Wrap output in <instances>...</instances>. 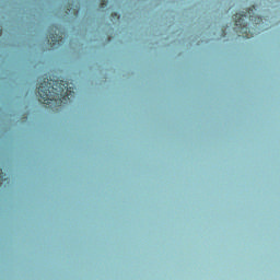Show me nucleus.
<instances>
[{"instance_id": "7", "label": "nucleus", "mask_w": 280, "mask_h": 280, "mask_svg": "<svg viewBox=\"0 0 280 280\" xmlns=\"http://www.w3.org/2000/svg\"><path fill=\"white\" fill-rule=\"evenodd\" d=\"M69 12H71V8H67L66 13L69 14Z\"/></svg>"}, {"instance_id": "1", "label": "nucleus", "mask_w": 280, "mask_h": 280, "mask_svg": "<svg viewBox=\"0 0 280 280\" xmlns=\"http://www.w3.org/2000/svg\"><path fill=\"white\" fill-rule=\"evenodd\" d=\"M38 96L42 104H46L48 108H60L62 104H67L75 97V92L69 88L66 80L51 79V75L44 74L38 79Z\"/></svg>"}, {"instance_id": "6", "label": "nucleus", "mask_w": 280, "mask_h": 280, "mask_svg": "<svg viewBox=\"0 0 280 280\" xmlns=\"http://www.w3.org/2000/svg\"><path fill=\"white\" fill-rule=\"evenodd\" d=\"M112 19L119 20V14L117 12L112 13Z\"/></svg>"}, {"instance_id": "9", "label": "nucleus", "mask_w": 280, "mask_h": 280, "mask_svg": "<svg viewBox=\"0 0 280 280\" xmlns=\"http://www.w3.org/2000/svg\"><path fill=\"white\" fill-rule=\"evenodd\" d=\"M3 34V30L0 28V36Z\"/></svg>"}, {"instance_id": "5", "label": "nucleus", "mask_w": 280, "mask_h": 280, "mask_svg": "<svg viewBox=\"0 0 280 280\" xmlns=\"http://www.w3.org/2000/svg\"><path fill=\"white\" fill-rule=\"evenodd\" d=\"M4 176L3 168H0V185L3 183V180H8V178H3Z\"/></svg>"}, {"instance_id": "2", "label": "nucleus", "mask_w": 280, "mask_h": 280, "mask_svg": "<svg viewBox=\"0 0 280 280\" xmlns=\"http://www.w3.org/2000/svg\"><path fill=\"white\" fill-rule=\"evenodd\" d=\"M233 19L235 21L234 30L242 38H253V36H255V33H253L248 24H246V19H248L250 23H256V25L262 21L261 18L255 16V7L247 9L245 13H236Z\"/></svg>"}, {"instance_id": "3", "label": "nucleus", "mask_w": 280, "mask_h": 280, "mask_svg": "<svg viewBox=\"0 0 280 280\" xmlns=\"http://www.w3.org/2000/svg\"><path fill=\"white\" fill-rule=\"evenodd\" d=\"M65 32L58 25L52 24L47 30V42L51 47H58L63 43Z\"/></svg>"}, {"instance_id": "4", "label": "nucleus", "mask_w": 280, "mask_h": 280, "mask_svg": "<svg viewBox=\"0 0 280 280\" xmlns=\"http://www.w3.org/2000/svg\"><path fill=\"white\" fill-rule=\"evenodd\" d=\"M106 5H108V0H101V4H100L101 10H104Z\"/></svg>"}, {"instance_id": "8", "label": "nucleus", "mask_w": 280, "mask_h": 280, "mask_svg": "<svg viewBox=\"0 0 280 280\" xmlns=\"http://www.w3.org/2000/svg\"><path fill=\"white\" fill-rule=\"evenodd\" d=\"M79 11H80V8H77V11L74 12V14H78Z\"/></svg>"}, {"instance_id": "10", "label": "nucleus", "mask_w": 280, "mask_h": 280, "mask_svg": "<svg viewBox=\"0 0 280 280\" xmlns=\"http://www.w3.org/2000/svg\"><path fill=\"white\" fill-rule=\"evenodd\" d=\"M223 36H226V33L223 32Z\"/></svg>"}]
</instances>
